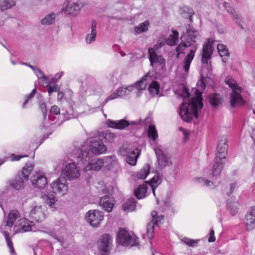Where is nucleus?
Segmentation results:
<instances>
[{"instance_id": "0e129e2a", "label": "nucleus", "mask_w": 255, "mask_h": 255, "mask_svg": "<svg viewBox=\"0 0 255 255\" xmlns=\"http://www.w3.org/2000/svg\"><path fill=\"white\" fill-rule=\"evenodd\" d=\"M57 100L59 102H61L63 98L65 99V93H64L63 92H57Z\"/></svg>"}, {"instance_id": "4468645a", "label": "nucleus", "mask_w": 255, "mask_h": 255, "mask_svg": "<svg viewBox=\"0 0 255 255\" xmlns=\"http://www.w3.org/2000/svg\"><path fill=\"white\" fill-rule=\"evenodd\" d=\"M86 221L93 227L97 228L100 226L101 222L104 219L102 212L98 210L89 211L85 217Z\"/></svg>"}, {"instance_id": "cd10ccee", "label": "nucleus", "mask_w": 255, "mask_h": 255, "mask_svg": "<svg viewBox=\"0 0 255 255\" xmlns=\"http://www.w3.org/2000/svg\"><path fill=\"white\" fill-rule=\"evenodd\" d=\"M97 23L95 20H93L91 26L86 37V42L87 44H91L95 41L97 36L96 30Z\"/></svg>"}, {"instance_id": "e2e57ef3", "label": "nucleus", "mask_w": 255, "mask_h": 255, "mask_svg": "<svg viewBox=\"0 0 255 255\" xmlns=\"http://www.w3.org/2000/svg\"><path fill=\"white\" fill-rule=\"evenodd\" d=\"M236 188V184L232 183L230 185V189L229 191L227 192V195L230 196L233 192L234 190Z\"/></svg>"}, {"instance_id": "58836bf2", "label": "nucleus", "mask_w": 255, "mask_h": 255, "mask_svg": "<svg viewBox=\"0 0 255 255\" xmlns=\"http://www.w3.org/2000/svg\"><path fill=\"white\" fill-rule=\"evenodd\" d=\"M209 102L212 107H216L222 102V99L219 94H212L209 96Z\"/></svg>"}, {"instance_id": "ea45409f", "label": "nucleus", "mask_w": 255, "mask_h": 255, "mask_svg": "<svg viewBox=\"0 0 255 255\" xmlns=\"http://www.w3.org/2000/svg\"><path fill=\"white\" fill-rule=\"evenodd\" d=\"M149 26V22L146 20L144 22L140 23L138 26H135L134 28L135 34H139L142 32H145L148 30Z\"/></svg>"}, {"instance_id": "774afa93", "label": "nucleus", "mask_w": 255, "mask_h": 255, "mask_svg": "<svg viewBox=\"0 0 255 255\" xmlns=\"http://www.w3.org/2000/svg\"><path fill=\"white\" fill-rule=\"evenodd\" d=\"M247 44L250 45L253 47L255 48V43H250V39L249 38L247 40Z\"/></svg>"}, {"instance_id": "a211bd4d", "label": "nucleus", "mask_w": 255, "mask_h": 255, "mask_svg": "<svg viewBox=\"0 0 255 255\" xmlns=\"http://www.w3.org/2000/svg\"><path fill=\"white\" fill-rule=\"evenodd\" d=\"M90 153L100 154L105 153L107 150L106 146L103 143L100 137H95L90 141Z\"/></svg>"}, {"instance_id": "9d476101", "label": "nucleus", "mask_w": 255, "mask_h": 255, "mask_svg": "<svg viewBox=\"0 0 255 255\" xmlns=\"http://www.w3.org/2000/svg\"><path fill=\"white\" fill-rule=\"evenodd\" d=\"M118 243L125 247H133L138 243L136 236L125 229H120L117 234Z\"/></svg>"}, {"instance_id": "b1692460", "label": "nucleus", "mask_w": 255, "mask_h": 255, "mask_svg": "<svg viewBox=\"0 0 255 255\" xmlns=\"http://www.w3.org/2000/svg\"><path fill=\"white\" fill-rule=\"evenodd\" d=\"M112 239L108 234L103 235L99 244V251L103 255H107L111 248Z\"/></svg>"}, {"instance_id": "4be33fe9", "label": "nucleus", "mask_w": 255, "mask_h": 255, "mask_svg": "<svg viewBox=\"0 0 255 255\" xmlns=\"http://www.w3.org/2000/svg\"><path fill=\"white\" fill-rule=\"evenodd\" d=\"M212 39L209 38L206 43L203 45L202 48V54L201 61L203 64L209 66V60L211 58L213 54Z\"/></svg>"}, {"instance_id": "bb28decb", "label": "nucleus", "mask_w": 255, "mask_h": 255, "mask_svg": "<svg viewBox=\"0 0 255 255\" xmlns=\"http://www.w3.org/2000/svg\"><path fill=\"white\" fill-rule=\"evenodd\" d=\"M115 200L110 196H105L100 199L99 205L105 211L110 212L115 205Z\"/></svg>"}, {"instance_id": "0eeeda50", "label": "nucleus", "mask_w": 255, "mask_h": 255, "mask_svg": "<svg viewBox=\"0 0 255 255\" xmlns=\"http://www.w3.org/2000/svg\"><path fill=\"white\" fill-rule=\"evenodd\" d=\"M225 82L232 89L230 97L231 107L236 108L244 105L245 102L241 95L243 91L242 88L239 86L236 81L231 77H227Z\"/></svg>"}, {"instance_id": "a878e982", "label": "nucleus", "mask_w": 255, "mask_h": 255, "mask_svg": "<svg viewBox=\"0 0 255 255\" xmlns=\"http://www.w3.org/2000/svg\"><path fill=\"white\" fill-rule=\"evenodd\" d=\"M245 226L247 231L255 228V206L250 208L245 216Z\"/></svg>"}, {"instance_id": "dca6fc26", "label": "nucleus", "mask_w": 255, "mask_h": 255, "mask_svg": "<svg viewBox=\"0 0 255 255\" xmlns=\"http://www.w3.org/2000/svg\"><path fill=\"white\" fill-rule=\"evenodd\" d=\"M50 113V115L48 117V121L50 120V122H53L55 119H57L55 122L51 123L50 125L49 124V127H51L52 128L61 126L63 122L66 120L63 116V113L61 115L60 114V109L56 105L51 107Z\"/></svg>"}, {"instance_id": "338daca9", "label": "nucleus", "mask_w": 255, "mask_h": 255, "mask_svg": "<svg viewBox=\"0 0 255 255\" xmlns=\"http://www.w3.org/2000/svg\"><path fill=\"white\" fill-rule=\"evenodd\" d=\"M21 64H23V65H27L28 66H29L30 68H31V69L33 70V71H34V72H35V69H37V68L36 67H35V66H32V65H27V64H25V63H21Z\"/></svg>"}, {"instance_id": "20e7f679", "label": "nucleus", "mask_w": 255, "mask_h": 255, "mask_svg": "<svg viewBox=\"0 0 255 255\" xmlns=\"http://www.w3.org/2000/svg\"><path fill=\"white\" fill-rule=\"evenodd\" d=\"M93 155L85 146H82L81 152L77 157L78 168H83L84 171L99 170L104 165V161L99 158H92Z\"/></svg>"}, {"instance_id": "1a4fd4ad", "label": "nucleus", "mask_w": 255, "mask_h": 255, "mask_svg": "<svg viewBox=\"0 0 255 255\" xmlns=\"http://www.w3.org/2000/svg\"><path fill=\"white\" fill-rule=\"evenodd\" d=\"M160 183L159 178L157 177H154L149 182L140 185L135 189L134 191V195L138 199H142L145 197L149 187L153 195L155 197V189Z\"/></svg>"}, {"instance_id": "de8ad7c7", "label": "nucleus", "mask_w": 255, "mask_h": 255, "mask_svg": "<svg viewBox=\"0 0 255 255\" xmlns=\"http://www.w3.org/2000/svg\"><path fill=\"white\" fill-rule=\"evenodd\" d=\"M55 19V14L53 12L50 13L45 16L41 20L43 25H48L53 23Z\"/></svg>"}, {"instance_id": "69168bd1", "label": "nucleus", "mask_w": 255, "mask_h": 255, "mask_svg": "<svg viewBox=\"0 0 255 255\" xmlns=\"http://www.w3.org/2000/svg\"><path fill=\"white\" fill-rule=\"evenodd\" d=\"M21 64H23V65H27L28 66H29L30 68H31V69L33 70V71H34V72H35V69H37V68L36 67H35V66H32V65H27V64H25V63H21Z\"/></svg>"}, {"instance_id": "aec40b11", "label": "nucleus", "mask_w": 255, "mask_h": 255, "mask_svg": "<svg viewBox=\"0 0 255 255\" xmlns=\"http://www.w3.org/2000/svg\"><path fill=\"white\" fill-rule=\"evenodd\" d=\"M140 120L128 122V121L124 120L113 121L109 119L106 121V124L109 128L122 129L128 127V125H138L140 123Z\"/></svg>"}, {"instance_id": "c03bdc74", "label": "nucleus", "mask_w": 255, "mask_h": 255, "mask_svg": "<svg viewBox=\"0 0 255 255\" xmlns=\"http://www.w3.org/2000/svg\"><path fill=\"white\" fill-rule=\"evenodd\" d=\"M45 203L47 204L53 211L56 210L57 208V205L56 203V199L54 195H49L46 196Z\"/></svg>"}, {"instance_id": "6e6552de", "label": "nucleus", "mask_w": 255, "mask_h": 255, "mask_svg": "<svg viewBox=\"0 0 255 255\" xmlns=\"http://www.w3.org/2000/svg\"><path fill=\"white\" fill-rule=\"evenodd\" d=\"M150 77L148 75H145L141 79L136 82L135 84L129 85L127 87L122 86L117 90V95L119 97L128 95L130 92L134 93L137 96L140 91L145 90L147 87L148 82H150Z\"/></svg>"}, {"instance_id": "c85d7f7f", "label": "nucleus", "mask_w": 255, "mask_h": 255, "mask_svg": "<svg viewBox=\"0 0 255 255\" xmlns=\"http://www.w3.org/2000/svg\"><path fill=\"white\" fill-rule=\"evenodd\" d=\"M140 154L141 150L137 148H134L132 152L126 156L127 162L130 165H135Z\"/></svg>"}, {"instance_id": "423d86ee", "label": "nucleus", "mask_w": 255, "mask_h": 255, "mask_svg": "<svg viewBox=\"0 0 255 255\" xmlns=\"http://www.w3.org/2000/svg\"><path fill=\"white\" fill-rule=\"evenodd\" d=\"M20 217V214L17 210H11L8 214L7 219L3 222L0 227L1 232L4 234L7 246L11 254L14 253L12 241L9 238L10 232H13L14 223L16 220Z\"/></svg>"}, {"instance_id": "ddd939ff", "label": "nucleus", "mask_w": 255, "mask_h": 255, "mask_svg": "<svg viewBox=\"0 0 255 255\" xmlns=\"http://www.w3.org/2000/svg\"><path fill=\"white\" fill-rule=\"evenodd\" d=\"M28 231H36L33 222L24 218L17 220L13 228V234Z\"/></svg>"}, {"instance_id": "473e14b6", "label": "nucleus", "mask_w": 255, "mask_h": 255, "mask_svg": "<svg viewBox=\"0 0 255 255\" xmlns=\"http://www.w3.org/2000/svg\"><path fill=\"white\" fill-rule=\"evenodd\" d=\"M217 49L219 55L222 58L223 62H226L230 56V53L226 46L223 44H219L217 46Z\"/></svg>"}, {"instance_id": "39448f33", "label": "nucleus", "mask_w": 255, "mask_h": 255, "mask_svg": "<svg viewBox=\"0 0 255 255\" xmlns=\"http://www.w3.org/2000/svg\"><path fill=\"white\" fill-rule=\"evenodd\" d=\"M65 100L68 103L71 111L63 113V116L65 120H70L77 116V112L81 110L83 102L74 95L73 92L70 88L65 90Z\"/></svg>"}, {"instance_id": "7ed1b4c3", "label": "nucleus", "mask_w": 255, "mask_h": 255, "mask_svg": "<svg viewBox=\"0 0 255 255\" xmlns=\"http://www.w3.org/2000/svg\"><path fill=\"white\" fill-rule=\"evenodd\" d=\"M197 86L198 89L196 90L195 97L187 100L188 102L185 101V99L190 96L188 90L184 87L183 90L184 100L180 106L179 115L183 121L187 122H190L194 117L197 119L198 112L201 110L203 106L201 97L202 92L200 90H204L205 85L203 81L201 80L197 83Z\"/></svg>"}, {"instance_id": "5fc2aeb1", "label": "nucleus", "mask_w": 255, "mask_h": 255, "mask_svg": "<svg viewBox=\"0 0 255 255\" xmlns=\"http://www.w3.org/2000/svg\"><path fill=\"white\" fill-rule=\"evenodd\" d=\"M181 241L185 244L190 247H194L197 243V241H195L193 239H191L187 237H184L182 238L181 239Z\"/></svg>"}, {"instance_id": "f03ea898", "label": "nucleus", "mask_w": 255, "mask_h": 255, "mask_svg": "<svg viewBox=\"0 0 255 255\" xmlns=\"http://www.w3.org/2000/svg\"><path fill=\"white\" fill-rule=\"evenodd\" d=\"M182 40L185 42H181L176 48V57L179 58L180 54L184 53L185 49L188 47H191L189 53L185 57L183 62V69L185 72L188 73L191 63L195 56V53L198 47V42L201 40V36L199 32L190 24L186 25V32L181 37Z\"/></svg>"}, {"instance_id": "4d7b16f0", "label": "nucleus", "mask_w": 255, "mask_h": 255, "mask_svg": "<svg viewBox=\"0 0 255 255\" xmlns=\"http://www.w3.org/2000/svg\"><path fill=\"white\" fill-rule=\"evenodd\" d=\"M27 157V155H15L12 154L10 157V160L12 161H19L23 157Z\"/></svg>"}, {"instance_id": "09e8293b", "label": "nucleus", "mask_w": 255, "mask_h": 255, "mask_svg": "<svg viewBox=\"0 0 255 255\" xmlns=\"http://www.w3.org/2000/svg\"><path fill=\"white\" fill-rule=\"evenodd\" d=\"M33 169V165L32 164H26L22 170V175L25 180H28L29 175Z\"/></svg>"}, {"instance_id": "49530a36", "label": "nucleus", "mask_w": 255, "mask_h": 255, "mask_svg": "<svg viewBox=\"0 0 255 255\" xmlns=\"http://www.w3.org/2000/svg\"><path fill=\"white\" fill-rule=\"evenodd\" d=\"M175 206L170 199H167L164 203V211L167 214H171L175 212Z\"/></svg>"}, {"instance_id": "052dcab7", "label": "nucleus", "mask_w": 255, "mask_h": 255, "mask_svg": "<svg viewBox=\"0 0 255 255\" xmlns=\"http://www.w3.org/2000/svg\"><path fill=\"white\" fill-rule=\"evenodd\" d=\"M216 240V238L215 237V232L213 229H211L210 232V236L208 239L209 242H214Z\"/></svg>"}, {"instance_id": "c756f323", "label": "nucleus", "mask_w": 255, "mask_h": 255, "mask_svg": "<svg viewBox=\"0 0 255 255\" xmlns=\"http://www.w3.org/2000/svg\"><path fill=\"white\" fill-rule=\"evenodd\" d=\"M226 207L230 214L234 216L238 212L239 204L236 199L231 198L227 201Z\"/></svg>"}, {"instance_id": "bf43d9fd", "label": "nucleus", "mask_w": 255, "mask_h": 255, "mask_svg": "<svg viewBox=\"0 0 255 255\" xmlns=\"http://www.w3.org/2000/svg\"><path fill=\"white\" fill-rule=\"evenodd\" d=\"M118 97H119L117 95V93L116 91H115V92L111 94L108 97H107V98L105 100V103H107L110 100H112L115 99Z\"/></svg>"}, {"instance_id": "a18cd8bd", "label": "nucleus", "mask_w": 255, "mask_h": 255, "mask_svg": "<svg viewBox=\"0 0 255 255\" xmlns=\"http://www.w3.org/2000/svg\"><path fill=\"white\" fill-rule=\"evenodd\" d=\"M150 172V166L148 164L145 165L137 173V177L140 179H145Z\"/></svg>"}, {"instance_id": "72a5a7b5", "label": "nucleus", "mask_w": 255, "mask_h": 255, "mask_svg": "<svg viewBox=\"0 0 255 255\" xmlns=\"http://www.w3.org/2000/svg\"><path fill=\"white\" fill-rule=\"evenodd\" d=\"M133 149L132 145L130 144L125 143L119 147L118 150V154L119 156L126 157L132 152Z\"/></svg>"}, {"instance_id": "a19ab883", "label": "nucleus", "mask_w": 255, "mask_h": 255, "mask_svg": "<svg viewBox=\"0 0 255 255\" xmlns=\"http://www.w3.org/2000/svg\"><path fill=\"white\" fill-rule=\"evenodd\" d=\"M178 32L176 30L172 31V34H170L166 40L167 44L169 46L175 45L178 41Z\"/></svg>"}, {"instance_id": "37998d69", "label": "nucleus", "mask_w": 255, "mask_h": 255, "mask_svg": "<svg viewBox=\"0 0 255 255\" xmlns=\"http://www.w3.org/2000/svg\"><path fill=\"white\" fill-rule=\"evenodd\" d=\"M99 136L104 138L106 142L111 143L114 142L116 138V135L109 130L101 132Z\"/></svg>"}, {"instance_id": "e433bc0d", "label": "nucleus", "mask_w": 255, "mask_h": 255, "mask_svg": "<svg viewBox=\"0 0 255 255\" xmlns=\"http://www.w3.org/2000/svg\"><path fill=\"white\" fill-rule=\"evenodd\" d=\"M9 184L14 189L19 190L23 187V179L19 175L16 176L14 179L9 181Z\"/></svg>"}, {"instance_id": "7c9ffc66", "label": "nucleus", "mask_w": 255, "mask_h": 255, "mask_svg": "<svg viewBox=\"0 0 255 255\" xmlns=\"http://www.w3.org/2000/svg\"><path fill=\"white\" fill-rule=\"evenodd\" d=\"M103 160L104 165L105 164L106 167L109 170L118 166V161L115 155L106 156Z\"/></svg>"}, {"instance_id": "f8f14e48", "label": "nucleus", "mask_w": 255, "mask_h": 255, "mask_svg": "<svg viewBox=\"0 0 255 255\" xmlns=\"http://www.w3.org/2000/svg\"><path fill=\"white\" fill-rule=\"evenodd\" d=\"M29 217L36 221L41 222L45 218L44 209L42 205L36 201H31L29 205Z\"/></svg>"}, {"instance_id": "3c124183", "label": "nucleus", "mask_w": 255, "mask_h": 255, "mask_svg": "<svg viewBox=\"0 0 255 255\" xmlns=\"http://www.w3.org/2000/svg\"><path fill=\"white\" fill-rule=\"evenodd\" d=\"M40 109L43 114L44 117V122H43V127L48 128L49 127V122H48V120L46 119V114H47V110H46V105L44 102H43L40 104Z\"/></svg>"}, {"instance_id": "2eb2a0df", "label": "nucleus", "mask_w": 255, "mask_h": 255, "mask_svg": "<svg viewBox=\"0 0 255 255\" xmlns=\"http://www.w3.org/2000/svg\"><path fill=\"white\" fill-rule=\"evenodd\" d=\"M32 185L35 188L42 189L47 184L45 173L41 170L35 171L30 178Z\"/></svg>"}, {"instance_id": "680f3d73", "label": "nucleus", "mask_w": 255, "mask_h": 255, "mask_svg": "<svg viewBox=\"0 0 255 255\" xmlns=\"http://www.w3.org/2000/svg\"><path fill=\"white\" fill-rule=\"evenodd\" d=\"M164 44V42L161 41L160 40H158L157 43L152 48H154V50H157L159 48H160Z\"/></svg>"}, {"instance_id": "864d4df0", "label": "nucleus", "mask_w": 255, "mask_h": 255, "mask_svg": "<svg viewBox=\"0 0 255 255\" xmlns=\"http://www.w3.org/2000/svg\"><path fill=\"white\" fill-rule=\"evenodd\" d=\"M34 73L35 74L38 79L40 81V82H44L47 80V78L39 69L37 68V69H35Z\"/></svg>"}, {"instance_id": "6e6d98bb", "label": "nucleus", "mask_w": 255, "mask_h": 255, "mask_svg": "<svg viewBox=\"0 0 255 255\" xmlns=\"http://www.w3.org/2000/svg\"><path fill=\"white\" fill-rule=\"evenodd\" d=\"M99 193H105L106 191V187L103 181L98 182L96 186Z\"/></svg>"}, {"instance_id": "603ef678", "label": "nucleus", "mask_w": 255, "mask_h": 255, "mask_svg": "<svg viewBox=\"0 0 255 255\" xmlns=\"http://www.w3.org/2000/svg\"><path fill=\"white\" fill-rule=\"evenodd\" d=\"M36 88H34L32 90L31 92L28 94H27L25 96L24 101L22 105V108L25 109L26 108V105L29 102V101L34 97L35 93H36Z\"/></svg>"}, {"instance_id": "4c0bfd02", "label": "nucleus", "mask_w": 255, "mask_h": 255, "mask_svg": "<svg viewBox=\"0 0 255 255\" xmlns=\"http://www.w3.org/2000/svg\"><path fill=\"white\" fill-rule=\"evenodd\" d=\"M223 4V6L225 7V8H226L227 12L230 13L232 15V16L233 17V18L234 19H236V23H238L239 26H240V27L242 29H244L243 26L242 25H240V18H239L238 15L237 13H236V12H235L233 8L232 7L230 6L229 4L226 2H224Z\"/></svg>"}, {"instance_id": "6ab92c4d", "label": "nucleus", "mask_w": 255, "mask_h": 255, "mask_svg": "<svg viewBox=\"0 0 255 255\" xmlns=\"http://www.w3.org/2000/svg\"><path fill=\"white\" fill-rule=\"evenodd\" d=\"M62 175L68 180L77 179L80 176L79 170L75 163H70L66 164Z\"/></svg>"}, {"instance_id": "412c9836", "label": "nucleus", "mask_w": 255, "mask_h": 255, "mask_svg": "<svg viewBox=\"0 0 255 255\" xmlns=\"http://www.w3.org/2000/svg\"><path fill=\"white\" fill-rule=\"evenodd\" d=\"M51 187L54 193L60 196L66 195L68 191V187L65 180L61 178L53 181L51 184Z\"/></svg>"}, {"instance_id": "5701e85b", "label": "nucleus", "mask_w": 255, "mask_h": 255, "mask_svg": "<svg viewBox=\"0 0 255 255\" xmlns=\"http://www.w3.org/2000/svg\"><path fill=\"white\" fill-rule=\"evenodd\" d=\"M148 53L150 65L152 67L159 66L163 68L165 66V59L162 55H157L154 50V48H149Z\"/></svg>"}, {"instance_id": "2f4dec72", "label": "nucleus", "mask_w": 255, "mask_h": 255, "mask_svg": "<svg viewBox=\"0 0 255 255\" xmlns=\"http://www.w3.org/2000/svg\"><path fill=\"white\" fill-rule=\"evenodd\" d=\"M146 75L150 77V82H148L147 86L149 85L148 91L150 94L153 96L157 95L159 93L160 86L158 82L153 81V79L148 73Z\"/></svg>"}, {"instance_id": "393cba45", "label": "nucleus", "mask_w": 255, "mask_h": 255, "mask_svg": "<svg viewBox=\"0 0 255 255\" xmlns=\"http://www.w3.org/2000/svg\"><path fill=\"white\" fill-rule=\"evenodd\" d=\"M82 6L75 2L64 3L63 4L62 12L67 15L74 16L80 11Z\"/></svg>"}, {"instance_id": "f3484780", "label": "nucleus", "mask_w": 255, "mask_h": 255, "mask_svg": "<svg viewBox=\"0 0 255 255\" xmlns=\"http://www.w3.org/2000/svg\"><path fill=\"white\" fill-rule=\"evenodd\" d=\"M154 150L157 159V168L162 170L166 167L172 164L171 161L169 160L167 155L164 153L161 148L160 145L155 147Z\"/></svg>"}, {"instance_id": "8fccbe9b", "label": "nucleus", "mask_w": 255, "mask_h": 255, "mask_svg": "<svg viewBox=\"0 0 255 255\" xmlns=\"http://www.w3.org/2000/svg\"><path fill=\"white\" fill-rule=\"evenodd\" d=\"M148 136L152 140L155 141L158 137V134L155 127L153 125H150L148 127Z\"/></svg>"}, {"instance_id": "f257e3e1", "label": "nucleus", "mask_w": 255, "mask_h": 255, "mask_svg": "<svg viewBox=\"0 0 255 255\" xmlns=\"http://www.w3.org/2000/svg\"><path fill=\"white\" fill-rule=\"evenodd\" d=\"M228 148V145L226 138L223 137L220 140L217 146V153L212 173H211L210 169H204L203 176L196 177L193 179L195 183L200 184L209 189H213L215 187L216 183L209 180L208 178H211V177L216 178L219 175L225 163Z\"/></svg>"}, {"instance_id": "f704fd0d", "label": "nucleus", "mask_w": 255, "mask_h": 255, "mask_svg": "<svg viewBox=\"0 0 255 255\" xmlns=\"http://www.w3.org/2000/svg\"><path fill=\"white\" fill-rule=\"evenodd\" d=\"M136 201L133 198H130L123 204V208L126 212H132L136 208Z\"/></svg>"}, {"instance_id": "79ce46f5", "label": "nucleus", "mask_w": 255, "mask_h": 255, "mask_svg": "<svg viewBox=\"0 0 255 255\" xmlns=\"http://www.w3.org/2000/svg\"><path fill=\"white\" fill-rule=\"evenodd\" d=\"M15 4L13 0H0V8L2 11L11 8Z\"/></svg>"}, {"instance_id": "9b49d317", "label": "nucleus", "mask_w": 255, "mask_h": 255, "mask_svg": "<svg viewBox=\"0 0 255 255\" xmlns=\"http://www.w3.org/2000/svg\"><path fill=\"white\" fill-rule=\"evenodd\" d=\"M151 220L149 222L146 227V235L148 239L153 237L154 232L156 227H158L162 223L164 216L159 214L156 211H153L151 214Z\"/></svg>"}, {"instance_id": "c9c22d12", "label": "nucleus", "mask_w": 255, "mask_h": 255, "mask_svg": "<svg viewBox=\"0 0 255 255\" xmlns=\"http://www.w3.org/2000/svg\"><path fill=\"white\" fill-rule=\"evenodd\" d=\"M43 83L46 84V88L49 96H50L53 93L57 92L59 91V86L57 83H55V82H52L50 80L47 81V80Z\"/></svg>"}, {"instance_id": "13d9d810", "label": "nucleus", "mask_w": 255, "mask_h": 255, "mask_svg": "<svg viewBox=\"0 0 255 255\" xmlns=\"http://www.w3.org/2000/svg\"><path fill=\"white\" fill-rule=\"evenodd\" d=\"M64 74V72L63 71H61L60 72H58L56 73L54 77H53L50 81L52 82H55V83H57V82L58 81V80L62 77Z\"/></svg>"}]
</instances>
